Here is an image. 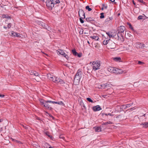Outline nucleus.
<instances>
[{
    "label": "nucleus",
    "instance_id": "nucleus-1",
    "mask_svg": "<svg viewBox=\"0 0 148 148\" xmlns=\"http://www.w3.org/2000/svg\"><path fill=\"white\" fill-rule=\"evenodd\" d=\"M125 29V27L123 26H121L117 27L118 39L121 41L123 40V36Z\"/></svg>",
    "mask_w": 148,
    "mask_h": 148
},
{
    "label": "nucleus",
    "instance_id": "nucleus-2",
    "mask_svg": "<svg viewBox=\"0 0 148 148\" xmlns=\"http://www.w3.org/2000/svg\"><path fill=\"white\" fill-rule=\"evenodd\" d=\"M60 3L59 0H46V2L47 7L50 10L54 7L55 4Z\"/></svg>",
    "mask_w": 148,
    "mask_h": 148
},
{
    "label": "nucleus",
    "instance_id": "nucleus-3",
    "mask_svg": "<svg viewBox=\"0 0 148 148\" xmlns=\"http://www.w3.org/2000/svg\"><path fill=\"white\" fill-rule=\"evenodd\" d=\"M51 101L48 100L45 101L43 99H41L40 100V102L41 105L45 107L47 109L49 110H52V108L51 107V106L49 103H52V102H49Z\"/></svg>",
    "mask_w": 148,
    "mask_h": 148
},
{
    "label": "nucleus",
    "instance_id": "nucleus-4",
    "mask_svg": "<svg viewBox=\"0 0 148 148\" xmlns=\"http://www.w3.org/2000/svg\"><path fill=\"white\" fill-rule=\"evenodd\" d=\"M92 63V69L94 71L99 70L100 69V62L99 61H96L92 62H91L90 63Z\"/></svg>",
    "mask_w": 148,
    "mask_h": 148
},
{
    "label": "nucleus",
    "instance_id": "nucleus-5",
    "mask_svg": "<svg viewBox=\"0 0 148 148\" xmlns=\"http://www.w3.org/2000/svg\"><path fill=\"white\" fill-rule=\"evenodd\" d=\"M82 77V69H79L77 71V73L75 75V77L74 80V82L76 80L77 82H79Z\"/></svg>",
    "mask_w": 148,
    "mask_h": 148
},
{
    "label": "nucleus",
    "instance_id": "nucleus-6",
    "mask_svg": "<svg viewBox=\"0 0 148 148\" xmlns=\"http://www.w3.org/2000/svg\"><path fill=\"white\" fill-rule=\"evenodd\" d=\"M107 47L109 49H113L115 48L116 47L115 44L112 41L110 40Z\"/></svg>",
    "mask_w": 148,
    "mask_h": 148
},
{
    "label": "nucleus",
    "instance_id": "nucleus-7",
    "mask_svg": "<svg viewBox=\"0 0 148 148\" xmlns=\"http://www.w3.org/2000/svg\"><path fill=\"white\" fill-rule=\"evenodd\" d=\"M127 73V71L125 72L124 71H122L121 69L114 68L113 73L117 74H121L122 73Z\"/></svg>",
    "mask_w": 148,
    "mask_h": 148
},
{
    "label": "nucleus",
    "instance_id": "nucleus-8",
    "mask_svg": "<svg viewBox=\"0 0 148 148\" xmlns=\"http://www.w3.org/2000/svg\"><path fill=\"white\" fill-rule=\"evenodd\" d=\"M53 82L56 83H59L61 84H64V82L60 78L58 77H56V79L53 80Z\"/></svg>",
    "mask_w": 148,
    "mask_h": 148
},
{
    "label": "nucleus",
    "instance_id": "nucleus-9",
    "mask_svg": "<svg viewBox=\"0 0 148 148\" xmlns=\"http://www.w3.org/2000/svg\"><path fill=\"white\" fill-rule=\"evenodd\" d=\"M79 14L80 18L84 19L85 18V14L84 11L82 10H80L79 11Z\"/></svg>",
    "mask_w": 148,
    "mask_h": 148
},
{
    "label": "nucleus",
    "instance_id": "nucleus-10",
    "mask_svg": "<svg viewBox=\"0 0 148 148\" xmlns=\"http://www.w3.org/2000/svg\"><path fill=\"white\" fill-rule=\"evenodd\" d=\"M136 46L141 49L144 48H146V47L144 44H141L140 42H138L136 43Z\"/></svg>",
    "mask_w": 148,
    "mask_h": 148
},
{
    "label": "nucleus",
    "instance_id": "nucleus-11",
    "mask_svg": "<svg viewBox=\"0 0 148 148\" xmlns=\"http://www.w3.org/2000/svg\"><path fill=\"white\" fill-rule=\"evenodd\" d=\"M93 110L95 111H99L101 109L100 106L99 105L94 106L92 108Z\"/></svg>",
    "mask_w": 148,
    "mask_h": 148
},
{
    "label": "nucleus",
    "instance_id": "nucleus-12",
    "mask_svg": "<svg viewBox=\"0 0 148 148\" xmlns=\"http://www.w3.org/2000/svg\"><path fill=\"white\" fill-rule=\"evenodd\" d=\"M133 104V103H131L130 104H128L125 105H123L122 106V108L123 109H126L127 108L130 107Z\"/></svg>",
    "mask_w": 148,
    "mask_h": 148
},
{
    "label": "nucleus",
    "instance_id": "nucleus-13",
    "mask_svg": "<svg viewBox=\"0 0 148 148\" xmlns=\"http://www.w3.org/2000/svg\"><path fill=\"white\" fill-rule=\"evenodd\" d=\"M57 53L58 55H61L62 56H64L65 54V53L64 51L62 50L59 49L57 51Z\"/></svg>",
    "mask_w": 148,
    "mask_h": 148
},
{
    "label": "nucleus",
    "instance_id": "nucleus-14",
    "mask_svg": "<svg viewBox=\"0 0 148 148\" xmlns=\"http://www.w3.org/2000/svg\"><path fill=\"white\" fill-rule=\"evenodd\" d=\"M50 102H52V103L53 104H57L59 105H62L64 106V103L63 102L60 101H49Z\"/></svg>",
    "mask_w": 148,
    "mask_h": 148
},
{
    "label": "nucleus",
    "instance_id": "nucleus-15",
    "mask_svg": "<svg viewBox=\"0 0 148 148\" xmlns=\"http://www.w3.org/2000/svg\"><path fill=\"white\" fill-rule=\"evenodd\" d=\"M112 19V17H109L106 18L105 21L104 23L105 24H108L110 23Z\"/></svg>",
    "mask_w": 148,
    "mask_h": 148
},
{
    "label": "nucleus",
    "instance_id": "nucleus-16",
    "mask_svg": "<svg viewBox=\"0 0 148 148\" xmlns=\"http://www.w3.org/2000/svg\"><path fill=\"white\" fill-rule=\"evenodd\" d=\"M114 68L113 67L110 66L108 68V71L113 73Z\"/></svg>",
    "mask_w": 148,
    "mask_h": 148
},
{
    "label": "nucleus",
    "instance_id": "nucleus-17",
    "mask_svg": "<svg viewBox=\"0 0 148 148\" xmlns=\"http://www.w3.org/2000/svg\"><path fill=\"white\" fill-rule=\"evenodd\" d=\"M40 26L42 28H45L46 27H48V25L47 24H45L43 22H40L39 24Z\"/></svg>",
    "mask_w": 148,
    "mask_h": 148
},
{
    "label": "nucleus",
    "instance_id": "nucleus-18",
    "mask_svg": "<svg viewBox=\"0 0 148 148\" xmlns=\"http://www.w3.org/2000/svg\"><path fill=\"white\" fill-rule=\"evenodd\" d=\"M90 37L92 39H94L96 40H98L99 39V38L97 35H94L92 36H91Z\"/></svg>",
    "mask_w": 148,
    "mask_h": 148
},
{
    "label": "nucleus",
    "instance_id": "nucleus-19",
    "mask_svg": "<svg viewBox=\"0 0 148 148\" xmlns=\"http://www.w3.org/2000/svg\"><path fill=\"white\" fill-rule=\"evenodd\" d=\"M140 125H143V127L147 128L148 127V122H147L144 123H141L140 124Z\"/></svg>",
    "mask_w": 148,
    "mask_h": 148
},
{
    "label": "nucleus",
    "instance_id": "nucleus-20",
    "mask_svg": "<svg viewBox=\"0 0 148 148\" xmlns=\"http://www.w3.org/2000/svg\"><path fill=\"white\" fill-rule=\"evenodd\" d=\"M143 16H138V20L143 19L144 20L145 19L146 16L144 14H143Z\"/></svg>",
    "mask_w": 148,
    "mask_h": 148
},
{
    "label": "nucleus",
    "instance_id": "nucleus-21",
    "mask_svg": "<svg viewBox=\"0 0 148 148\" xmlns=\"http://www.w3.org/2000/svg\"><path fill=\"white\" fill-rule=\"evenodd\" d=\"M112 32L111 33L110 32H106V34L109 36V37L110 38L111 37H114V35H113L112 34Z\"/></svg>",
    "mask_w": 148,
    "mask_h": 148
},
{
    "label": "nucleus",
    "instance_id": "nucleus-22",
    "mask_svg": "<svg viewBox=\"0 0 148 148\" xmlns=\"http://www.w3.org/2000/svg\"><path fill=\"white\" fill-rule=\"evenodd\" d=\"M102 129L100 127H97L95 129V131L96 132H100L102 131Z\"/></svg>",
    "mask_w": 148,
    "mask_h": 148
},
{
    "label": "nucleus",
    "instance_id": "nucleus-23",
    "mask_svg": "<svg viewBox=\"0 0 148 148\" xmlns=\"http://www.w3.org/2000/svg\"><path fill=\"white\" fill-rule=\"evenodd\" d=\"M86 21L88 22H91V21H94L93 19L91 17L86 18Z\"/></svg>",
    "mask_w": 148,
    "mask_h": 148
},
{
    "label": "nucleus",
    "instance_id": "nucleus-24",
    "mask_svg": "<svg viewBox=\"0 0 148 148\" xmlns=\"http://www.w3.org/2000/svg\"><path fill=\"white\" fill-rule=\"evenodd\" d=\"M113 60L116 62H120L121 58L120 57H115L113 58Z\"/></svg>",
    "mask_w": 148,
    "mask_h": 148
},
{
    "label": "nucleus",
    "instance_id": "nucleus-25",
    "mask_svg": "<svg viewBox=\"0 0 148 148\" xmlns=\"http://www.w3.org/2000/svg\"><path fill=\"white\" fill-rule=\"evenodd\" d=\"M72 52L73 55L76 56L78 54L77 53L76 51V50L75 49H72Z\"/></svg>",
    "mask_w": 148,
    "mask_h": 148
},
{
    "label": "nucleus",
    "instance_id": "nucleus-26",
    "mask_svg": "<svg viewBox=\"0 0 148 148\" xmlns=\"http://www.w3.org/2000/svg\"><path fill=\"white\" fill-rule=\"evenodd\" d=\"M47 75L48 78L50 80L51 79V78H53V75L51 74H47Z\"/></svg>",
    "mask_w": 148,
    "mask_h": 148
},
{
    "label": "nucleus",
    "instance_id": "nucleus-27",
    "mask_svg": "<svg viewBox=\"0 0 148 148\" xmlns=\"http://www.w3.org/2000/svg\"><path fill=\"white\" fill-rule=\"evenodd\" d=\"M110 39H109L108 40H107L106 41L104 40L103 42V43L104 45H106L107 44L108 45V44L109 43V42L110 41Z\"/></svg>",
    "mask_w": 148,
    "mask_h": 148
},
{
    "label": "nucleus",
    "instance_id": "nucleus-28",
    "mask_svg": "<svg viewBox=\"0 0 148 148\" xmlns=\"http://www.w3.org/2000/svg\"><path fill=\"white\" fill-rule=\"evenodd\" d=\"M112 124V122H111L110 121H108V122H107L106 123H103L102 124V125H107L108 124Z\"/></svg>",
    "mask_w": 148,
    "mask_h": 148
},
{
    "label": "nucleus",
    "instance_id": "nucleus-29",
    "mask_svg": "<svg viewBox=\"0 0 148 148\" xmlns=\"http://www.w3.org/2000/svg\"><path fill=\"white\" fill-rule=\"evenodd\" d=\"M34 75L36 76H39L40 75V74L38 72L35 71L34 73Z\"/></svg>",
    "mask_w": 148,
    "mask_h": 148
},
{
    "label": "nucleus",
    "instance_id": "nucleus-30",
    "mask_svg": "<svg viewBox=\"0 0 148 148\" xmlns=\"http://www.w3.org/2000/svg\"><path fill=\"white\" fill-rule=\"evenodd\" d=\"M86 9L87 10H88L89 11H90L92 10V9L90 8L89 6L88 5H87L86 6Z\"/></svg>",
    "mask_w": 148,
    "mask_h": 148
},
{
    "label": "nucleus",
    "instance_id": "nucleus-31",
    "mask_svg": "<svg viewBox=\"0 0 148 148\" xmlns=\"http://www.w3.org/2000/svg\"><path fill=\"white\" fill-rule=\"evenodd\" d=\"M16 32H12L11 33V36H15Z\"/></svg>",
    "mask_w": 148,
    "mask_h": 148
},
{
    "label": "nucleus",
    "instance_id": "nucleus-32",
    "mask_svg": "<svg viewBox=\"0 0 148 148\" xmlns=\"http://www.w3.org/2000/svg\"><path fill=\"white\" fill-rule=\"evenodd\" d=\"M101 16H100V18H103L104 17V13H101L100 14Z\"/></svg>",
    "mask_w": 148,
    "mask_h": 148
},
{
    "label": "nucleus",
    "instance_id": "nucleus-33",
    "mask_svg": "<svg viewBox=\"0 0 148 148\" xmlns=\"http://www.w3.org/2000/svg\"><path fill=\"white\" fill-rule=\"evenodd\" d=\"M86 99H87V100L88 101H89L90 102H91V103H93V101L90 98H89V97L87 98Z\"/></svg>",
    "mask_w": 148,
    "mask_h": 148
},
{
    "label": "nucleus",
    "instance_id": "nucleus-34",
    "mask_svg": "<svg viewBox=\"0 0 148 148\" xmlns=\"http://www.w3.org/2000/svg\"><path fill=\"white\" fill-rule=\"evenodd\" d=\"M127 24L129 25V27L132 30H133L134 29H133V27H132V25L130 24V23H127Z\"/></svg>",
    "mask_w": 148,
    "mask_h": 148
},
{
    "label": "nucleus",
    "instance_id": "nucleus-35",
    "mask_svg": "<svg viewBox=\"0 0 148 148\" xmlns=\"http://www.w3.org/2000/svg\"><path fill=\"white\" fill-rule=\"evenodd\" d=\"M34 71L33 70H30L29 71L30 74L31 75H33Z\"/></svg>",
    "mask_w": 148,
    "mask_h": 148
},
{
    "label": "nucleus",
    "instance_id": "nucleus-36",
    "mask_svg": "<svg viewBox=\"0 0 148 148\" xmlns=\"http://www.w3.org/2000/svg\"><path fill=\"white\" fill-rule=\"evenodd\" d=\"M67 60H68L69 58V56L66 53L63 56Z\"/></svg>",
    "mask_w": 148,
    "mask_h": 148
},
{
    "label": "nucleus",
    "instance_id": "nucleus-37",
    "mask_svg": "<svg viewBox=\"0 0 148 148\" xmlns=\"http://www.w3.org/2000/svg\"><path fill=\"white\" fill-rule=\"evenodd\" d=\"M82 19L83 18H79V20L80 21V22L82 23H83L84 22V21L82 20Z\"/></svg>",
    "mask_w": 148,
    "mask_h": 148
},
{
    "label": "nucleus",
    "instance_id": "nucleus-38",
    "mask_svg": "<svg viewBox=\"0 0 148 148\" xmlns=\"http://www.w3.org/2000/svg\"><path fill=\"white\" fill-rule=\"evenodd\" d=\"M45 29H46L48 31H49L51 29V28L49 27L48 26V27H45Z\"/></svg>",
    "mask_w": 148,
    "mask_h": 148
},
{
    "label": "nucleus",
    "instance_id": "nucleus-39",
    "mask_svg": "<svg viewBox=\"0 0 148 148\" xmlns=\"http://www.w3.org/2000/svg\"><path fill=\"white\" fill-rule=\"evenodd\" d=\"M15 36L18 37H20L21 36H20V34L17 33H16V34Z\"/></svg>",
    "mask_w": 148,
    "mask_h": 148
},
{
    "label": "nucleus",
    "instance_id": "nucleus-40",
    "mask_svg": "<svg viewBox=\"0 0 148 148\" xmlns=\"http://www.w3.org/2000/svg\"><path fill=\"white\" fill-rule=\"evenodd\" d=\"M56 77L54 76H53V78H51V79L50 80L52 81H53V80H55V79Z\"/></svg>",
    "mask_w": 148,
    "mask_h": 148
},
{
    "label": "nucleus",
    "instance_id": "nucleus-41",
    "mask_svg": "<svg viewBox=\"0 0 148 148\" xmlns=\"http://www.w3.org/2000/svg\"><path fill=\"white\" fill-rule=\"evenodd\" d=\"M138 63L140 64H144V62L140 61H138Z\"/></svg>",
    "mask_w": 148,
    "mask_h": 148
},
{
    "label": "nucleus",
    "instance_id": "nucleus-42",
    "mask_svg": "<svg viewBox=\"0 0 148 148\" xmlns=\"http://www.w3.org/2000/svg\"><path fill=\"white\" fill-rule=\"evenodd\" d=\"M79 33L80 34H83V29H81L79 32Z\"/></svg>",
    "mask_w": 148,
    "mask_h": 148
},
{
    "label": "nucleus",
    "instance_id": "nucleus-43",
    "mask_svg": "<svg viewBox=\"0 0 148 148\" xmlns=\"http://www.w3.org/2000/svg\"><path fill=\"white\" fill-rule=\"evenodd\" d=\"M138 1L139 2H141L142 3H143L144 4L145 3L144 2V1H143V0H138Z\"/></svg>",
    "mask_w": 148,
    "mask_h": 148
},
{
    "label": "nucleus",
    "instance_id": "nucleus-44",
    "mask_svg": "<svg viewBox=\"0 0 148 148\" xmlns=\"http://www.w3.org/2000/svg\"><path fill=\"white\" fill-rule=\"evenodd\" d=\"M11 24L10 23H9L7 25V27L8 28H10V27H11Z\"/></svg>",
    "mask_w": 148,
    "mask_h": 148
},
{
    "label": "nucleus",
    "instance_id": "nucleus-45",
    "mask_svg": "<svg viewBox=\"0 0 148 148\" xmlns=\"http://www.w3.org/2000/svg\"><path fill=\"white\" fill-rule=\"evenodd\" d=\"M107 84H103V86L104 87H107Z\"/></svg>",
    "mask_w": 148,
    "mask_h": 148
},
{
    "label": "nucleus",
    "instance_id": "nucleus-46",
    "mask_svg": "<svg viewBox=\"0 0 148 148\" xmlns=\"http://www.w3.org/2000/svg\"><path fill=\"white\" fill-rule=\"evenodd\" d=\"M106 116H107L108 115H110V116H112V115L111 114V113H109V114H106Z\"/></svg>",
    "mask_w": 148,
    "mask_h": 148
},
{
    "label": "nucleus",
    "instance_id": "nucleus-47",
    "mask_svg": "<svg viewBox=\"0 0 148 148\" xmlns=\"http://www.w3.org/2000/svg\"><path fill=\"white\" fill-rule=\"evenodd\" d=\"M111 85H112L111 84H108L107 87H110L111 86Z\"/></svg>",
    "mask_w": 148,
    "mask_h": 148
},
{
    "label": "nucleus",
    "instance_id": "nucleus-48",
    "mask_svg": "<svg viewBox=\"0 0 148 148\" xmlns=\"http://www.w3.org/2000/svg\"><path fill=\"white\" fill-rule=\"evenodd\" d=\"M77 56L79 57H80L82 55L81 54H78Z\"/></svg>",
    "mask_w": 148,
    "mask_h": 148
},
{
    "label": "nucleus",
    "instance_id": "nucleus-49",
    "mask_svg": "<svg viewBox=\"0 0 148 148\" xmlns=\"http://www.w3.org/2000/svg\"><path fill=\"white\" fill-rule=\"evenodd\" d=\"M5 96V95H3L0 94V97H3Z\"/></svg>",
    "mask_w": 148,
    "mask_h": 148
},
{
    "label": "nucleus",
    "instance_id": "nucleus-50",
    "mask_svg": "<svg viewBox=\"0 0 148 148\" xmlns=\"http://www.w3.org/2000/svg\"><path fill=\"white\" fill-rule=\"evenodd\" d=\"M2 17L3 18H6V16L4 14L2 15Z\"/></svg>",
    "mask_w": 148,
    "mask_h": 148
},
{
    "label": "nucleus",
    "instance_id": "nucleus-51",
    "mask_svg": "<svg viewBox=\"0 0 148 148\" xmlns=\"http://www.w3.org/2000/svg\"><path fill=\"white\" fill-rule=\"evenodd\" d=\"M103 6L104 7V8L105 9H107V6H105L104 5H103Z\"/></svg>",
    "mask_w": 148,
    "mask_h": 148
},
{
    "label": "nucleus",
    "instance_id": "nucleus-52",
    "mask_svg": "<svg viewBox=\"0 0 148 148\" xmlns=\"http://www.w3.org/2000/svg\"><path fill=\"white\" fill-rule=\"evenodd\" d=\"M133 3L134 5H135V6H136V4H135V3L134 2V0H133Z\"/></svg>",
    "mask_w": 148,
    "mask_h": 148
},
{
    "label": "nucleus",
    "instance_id": "nucleus-53",
    "mask_svg": "<svg viewBox=\"0 0 148 148\" xmlns=\"http://www.w3.org/2000/svg\"><path fill=\"white\" fill-rule=\"evenodd\" d=\"M135 109V108L134 107V108H131L130 109V110H134Z\"/></svg>",
    "mask_w": 148,
    "mask_h": 148
},
{
    "label": "nucleus",
    "instance_id": "nucleus-54",
    "mask_svg": "<svg viewBox=\"0 0 148 148\" xmlns=\"http://www.w3.org/2000/svg\"><path fill=\"white\" fill-rule=\"evenodd\" d=\"M135 109V108L134 107V108H131L130 109V110H134Z\"/></svg>",
    "mask_w": 148,
    "mask_h": 148
},
{
    "label": "nucleus",
    "instance_id": "nucleus-55",
    "mask_svg": "<svg viewBox=\"0 0 148 148\" xmlns=\"http://www.w3.org/2000/svg\"><path fill=\"white\" fill-rule=\"evenodd\" d=\"M22 126L24 127L25 128V129H27V127L25 126L24 125H22Z\"/></svg>",
    "mask_w": 148,
    "mask_h": 148
},
{
    "label": "nucleus",
    "instance_id": "nucleus-56",
    "mask_svg": "<svg viewBox=\"0 0 148 148\" xmlns=\"http://www.w3.org/2000/svg\"><path fill=\"white\" fill-rule=\"evenodd\" d=\"M45 145V146H47V145H48V144L47 143H46Z\"/></svg>",
    "mask_w": 148,
    "mask_h": 148
},
{
    "label": "nucleus",
    "instance_id": "nucleus-57",
    "mask_svg": "<svg viewBox=\"0 0 148 148\" xmlns=\"http://www.w3.org/2000/svg\"><path fill=\"white\" fill-rule=\"evenodd\" d=\"M112 2H113L115 0H110Z\"/></svg>",
    "mask_w": 148,
    "mask_h": 148
},
{
    "label": "nucleus",
    "instance_id": "nucleus-58",
    "mask_svg": "<svg viewBox=\"0 0 148 148\" xmlns=\"http://www.w3.org/2000/svg\"><path fill=\"white\" fill-rule=\"evenodd\" d=\"M15 141H16V142H17L18 143H21V142L20 141H17V140H15Z\"/></svg>",
    "mask_w": 148,
    "mask_h": 148
},
{
    "label": "nucleus",
    "instance_id": "nucleus-59",
    "mask_svg": "<svg viewBox=\"0 0 148 148\" xmlns=\"http://www.w3.org/2000/svg\"><path fill=\"white\" fill-rule=\"evenodd\" d=\"M15 141H16V142H17L18 143H21V142L20 141H17V140H15Z\"/></svg>",
    "mask_w": 148,
    "mask_h": 148
},
{
    "label": "nucleus",
    "instance_id": "nucleus-60",
    "mask_svg": "<svg viewBox=\"0 0 148 148\" xmlns=\"http://www.w3.org/2000/svg\"><path fill=\"white\" fill-rule=\"evenodd\" d=\"M100 86H101V87H103L104 86H103V84H102L100 85Z\"/></svg>",
    "mask_w": 148,
    "mask_h": 148
},
{
    "label": "nucleus",
    "instance_id": "nucleus-61",
    "mask_svg": "<svg viewBox=\"0 0 148 148\" xmlns=\"http://www.w3.org/2000/svg\"><path fill=\"white\" fill-rule=\"evenodd\" d=\"M3 28L4 29H6L7 28V27L5 26H4Z\"/></svg>",
    "mask_w": 148,
    "mask_h": 148
},
{
    "label": "nucleus",
    "instance_id": "nucleus-62",
    "mask_svg": "<svg viewBox=\"0 0 148 148\" xmlns=\"http://www.w3.org/2000/svg\"><path fill=\"white\" fill-rule=\"evenodd\" d=\"M2 130V129L1 128H0V132H1Z\"/></svg>",
    "mask_w": 148,
    "mask_h": 148
},
{
    "label": "nucleus",
    "instance_id": "nucleus-63",
    "mask_svg": "<svg viewBox=\"0 0 148 148\" xmlns=\"http://www.w3.org/2000/svg\"><path fill=\"white\" fill-rule=\"evenodd\" d=\"M2 120L0 119V122H1Z\"/></svg>",
    "mask_w": 148,
    "mask_h": 148
},
{
    "label": "nucleus",
    "instance_id": "nucleus-64",
    "mask_svg": "<svg viewBox=\"0 0 148 148\" xmlns=\"http://www.w3.org/2000/svg\"><path fill=\"white\" fill-rule=\"evenodd\" d=\"M103 8H101V10H103Z\"/></svg>",
    "mask_w": 148,
    "mask_h": 148
}]
</instances>
